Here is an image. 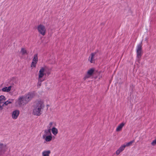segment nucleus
<instances>
[{
    "label": "nucleus",
    "instance_id": "21",
    "mask_svg": "<svg viewBox=\"0 0 156 156\" xmlns=\"http://www.w3.org/2000/svg\"><path fill=\"white\" fill-rule=\"evenodd\" d=\"M6 100V99H5V97L3 95H1L0 96V101H5Z\"/></svg>",
    "mask_w": 156,
    "mask_h": 156
},
{
    "label": "nucleus",
    "instance_id": "16",
    "mask_svg": "<svg viewBox=\"0 0 156 156\" xmlns=\"http://www.w3.org/2000/svg\"><path fill=\"white\" fill-rule=\"evenodd\" d=\"M21 52L22 53L23 55H24L25 54H27V51L24 48H22L21 50Z\"/></svg>",
    "mask_w": 156,
    "mask_h": 156
},
{
    "label": "nucleus",
    "instance_id": "6",
    "mask_svg": "<svg viewBox=\"0 0 156 156\" xmlns=\"http://www.w3.org/2000/svg\"><path fill=\"white\" fill-rule=\"evenodd\" d=\"M47 67L45 66L44 67H42L39 71L38 74V78L41 79L45 75H46V73H44V72H46Z\"/></svg>",
    "mask_w": 156,
    "mask_h": 156
},
{
    "label": "nucleus",
    "instance_id": "12",
    "mask_svg": "<svg viewBox=\"0 0 156 156\" xmlns=\"http://www.w3.org/2000/svg\"><path fill=\"white\" fill-rule=\"evenodd\" d=\"M124 125L125 123L122 122L121 123L117 128L116 129V131L118 132L121 130L122 128Z\"/></svg>",
    "mask_w": 156,
    "mask_h": 156
},
{
    "label": "nucleus",
    "instance_id": "30",
    "mask_svg": "<svg viewBox=\"0 0 156 156\" xmlns=\"http://www.w3.org/2000/svg\"><path fill=\"white\" fill-rule=\"evenodd\" d=\"M8 101H9V102H11V103H12V102L13 101V99H9Z\"/></svg>",
    "mask_w": 156,
    "mask_h": 156
},
{
    "label": "nucleus",
    "instance_id": "19",
    "mask_svg": "<svg viewBox=\"0 0 156 156\" xmlns=\"http://www.w3.org/2000/svg\"><path fill=\"white\" fill-rule=\"evenodd\" d=\"M6 147V144L4 145L2 143H0V149H4V148Z\"/></svg>",
    "mask_w": 156,
    "mask_h": 156
},
{
    "label": "nucleus",
    "instance_id": "11",
    "mask_svg": "<svg viewBox=\"0 0 156 156\" xmlns=\"http://www.w3.org/2000/svg\"><path fill=\"white\" fill-rule=\"evenodd\" d=\"M51 132L53 135L55 136L58 133V129L55 127H53L51 129Z\"/></svg>",
    "mask_w": 156,
    "mask_h": 156
},
{
    "label": "nucleus",
    "instance_id": "5",
    "mask_svg": "<svg viewBox=\"0 0 156 156\" xmlns=\"http://www.w3.org/2000/svg\"><path fill=\"white\" fill-rule=\"evenodd\" d=\"M17 102L20 106L25 105L27 104L25 101L23 96L20 97L18 98Z\"/></svg>",
    "mask_w": 156,
    "mask_h": 156
},
{
    "label": "nucleus",
    "instance_id": "13",
    "mask_svg": "<svg viewBox=\"0 0 156 156\" xmlns=\"http://www.w3.org/2000/svg\"><path fill=\"white\" fill-rule=\"evenodd\" d=\"M51 153L50 150L45 151L42 152L43 156H49V154Z\"/></svg>",
    "mask_w": 156,
    "mask_h": 156
},
{
    "label": "nucleus",
    "instance_id": "24",
    "mask_svg": "<svg viewBox=\"0 0 156 156\" xmlns=\"http://www.w3.org/2000/svg\"><path fill=\"white\" fill-rule=\"evenodd\" d=\"M151 144L153 146L156 144V138L151 142Z\"/></svg>",
    "mask_w": 156,
    "mask_h": 156
},
{
    "label": "nucleus",
    "instance_id": "26",
    "mask_svg": "<svg viewBox=\"0 0 156 156\" xmlns=\"http://www.w3.org/2000/svg\"><path fill=\"white\" fill-rule=\"evenodd\" d=\"M11 104V102L9 101H9L8 100L6 101L4 103V104H5V105H8V104Z\"/></svg>",
    "mask_w": 156,
    "mask_h": 156
},
{
    "label": "nucleus",
    "instance_id": "4",
    "mask_svg": "<svg viewBox=\"0 0 156 156\" xmlns=\"http://www.w3.org/2000/svg\"><path fill=\"white\" fill-rule=\"evenodd\" d=\"M34 96V94L32 92H29L27 94L24 96L25 101L27 104Z\"/></svg>",
    "mask_w": 156,
    "mask_h": 156
},
{
    "label": "nucleus",
    "instance_id": "7",
    "mask_svg": "<svg viewBox=\"0 0 156 156\" xmlns=\"http://www.w3.org/2000/svg\"><path fill=\"white\" fill-rule=\"evenodd\" d=\"M94 69V68H92L88 70L87 72V75L84 78V79H86V78L89 77L90 76L92 75L93 74Z\"/></svg>",
    "mask_w": 156,
    "mask_h": 156
},
{
    "label": "nucleus",
    "instance_id": "8",
    "mask_svg": "<svg viewBox=\"0 0 156 156\" xmlns=\"http://www.w3.org/2000/svg\"><path fill=\"white\" fill-rule=\"evenodd\" d=\"M19 114V111L18 110H15L12 113V117L13 119H16Z\"/></svg>",
    "mask_w": 156,
    "mask_h": 156
},
{
    "label": "nucleus",
    "instance_id": "33",
    "mask_svg": "<svg viewBox=\"0 0 156 156\" xmlns=\"http://www.w3.org/2000/svg\"><path fill=\"white\" fill-rule=\"evenodd\" d=\"M118 150L119 151H120V153L122 151V150L121 149H120L119 148Z\"/></svg>",
    "mask_w": 156,
    "mask_h": 156
},
{
    "label": "nucleus",
    "instance_id": "2",
    "mask_svg": "<svg viewBox=\"0 0 156 156\" xmlns=\"http://www.w3.org/2000/svg\"><path fill=\"white\" fill-rule=\"evenodd\" d=\"M142 42L139 44L136 47L137 57L138 58H140L142 55Z\"/></svg>",
    "mask_w": 156,
    "mask_h": 156
},
{
    "label": "nucleus",
    "instance_id": "22",
    "mask_svg": "<svg viewBox=\"0 0 156 156\" xmlns=\"http://www.w3.org/2000/svg\"><path fill=\"white\" fill-rule=\"evenodd\" d=\"M37 63V62H36L33 61L31 63V67L33 66L34 67H35Z\"/></svg>",
    "mask_w": 156,
    "mask_h": 156
},
{
    "label": "nucleus",
    "instance_id": "17",
    "mask_svg": "<svg viewBox=\"0 0 156 156\" xmlns=\"http://www.w3.org/2000/svg\"><path fill=\"white\" fill-rule=\"evenodd\" d=\"M44 80L38 78V83H37V86L40 87L41 86V83L44 81Z\"/></svg>",
    "mask_w": 156,
    "mask_h": 156
},
{
    "label": "nucleus",
    "instance_id": "36",
    "mask_svg": "<svg viewBox=\"0 0 156 156\" xmlns=\"http://www.w3.org/2000/svg\"><path fill=\"white\" fill-rule=\"evenodd\" d=\"M3 102L2 101H0V105H1V104L2 103H3Z\"/></svg>",
    "mask_w": 156,
    "mask_h": 156
},
{
    "label": "nucleus",
    "instance_id": "27",
    "mask_svg": "<svg viewBox=\"0 0 156 156\" xmlns=\"http://www.w3.org/2000/svg\"><path fill=\"white\" fill-rule=\"evenodd\" d=\"M125 147V145H123L120 147L119 148L121 149L122 151L124 150Z\"/></svg>",
    "mask_w": 156,
    "mask_h": 156
},
{
    "label": "nucleus",
    "instance_id": "25",
    "mask_svg": "<svg viewBox=\"0 0 156 156\" xmlns=\"http://www.w3.org/2000/svg\"><path fill=\"white\" fill-rule=\"evenodd\" d=\"M2 91L4 92H8L7 87H5L2 89Z\"/></svg>",
    "mask_w": 156,
    "mask_h": 156
},
{
    "label": "nucleus",
    "instance_id": "15",
    "mask_svg": "<svg viewBox=\"0 0 156 156\" xmlns=\"http://www.w3.org/2000/svg\"><path fill=\"white\" fill-rule=\"evenodd\" d=\"M33 61L36 62H37L38 61V58H37V54H35L34 55V57L33 59Z\"/></svg>",
    "mask_w": 156,
    "mask_h": 156
},
{
    "label": "nucleus",
    "instance_id": "35",
    "mask_svg": "<svg viewBox=\"0 0 156 156\" xmlns=\"http://www.w3.org/2000/svg\"><path fill=\"white\" fill-rule=\"evenodd\" d=\"M47 73L48 75H49L50 74V72H46Z\"/></svg>",
    "mask_w": 156,
    "mask_h": 156
},
{
    "label": "nucleus",
    "instance_id": "38",
    "mask_svg": "<svg viewBox=\"0 0 156 156\" xmlns=\"http://www.w3.org/2000/svg\"><path fill=\"white\" fill-rule=\"evenodd\" d=\"M47 106H48V105H47Z\"/></svg>",
    "mask_w": 156,
    "mask_h": 156
},
{
    "label": "nucleus",
    "instance_id": "32",
    "mask_svg": "<svg viewBox=\"0 0 156 156\" xmlns=\"http://www.w3.org/2000/svg\"><path fill=\"white\" fill-rule=\"evenodd\" d=\"M118 150L119 151H120V153L122 151V150L121 149H120L119 148Z\"/></svg>",
    "mask_w": 156,
    "mask_h": 156
},
{
    "label": "nucleus",
    "instance_id": "1",
    "mask_svg": "<svg viewBox=\"0 0 156 156\" xmlns=\"http://www.w3.org/2000/svg\"><path fill=\"white\" fill-rule=\"evenodd\" d=\"M44 107V105L42 101H35L33 105V114L34 115H40Z\"/></svg>",
    "mask_w": 156,
    "mask_h": 156
},
{
    "label": "nucleus",
    "instance_id": "3",
    "mask_svg": "<svg viewBox=\"0 0 156 156\" xmlns=\"http://www.w3.org/2000/svg\"><path fill=\"white\" fill-rule=\"evenodd\" d=\"M37 29L38 32L43 36H44L45 34L46 29L45 27L43 25L40 24L39 25Z\"/></svg>",
    "mask_w": 156,
    "mask_h": 156
},
{
    "label": "nucleus",
    "instance_id": "31",
    "mask_svg": "<svg viewBox=\"0 0 156 156\" xmlns=\"http://www.w3.org/2000/svg\"><path fill=\"white\" fill-rule=\"evenodd\" d=\"M3 109V108L2 107V106H1L0 105V109L2 110Z\"/></svg>",
    "mask_w": 156,
    "mask_h": 156
},
{
    "label": "nucleus",
    "instance_id": "34",
    "mask_svg": "<svg viewBox=\"0 0 156 156\" xmlns=\"http://www.w3.org/2000/svg\"><path fill=\"white\" fill-rule=\"evenodd\" d=\"M118 150L119 151H120V153L122 151V150L121 149H120L119 148Z\"/></svg>",
    "mask_w": 156,
    "mask_h": 156
},
{
    "label": "nucleus",
    "instance_id": "28",
    "mask_svg": "<svg viewBox=\"0 0 156 156\" xmlns=\"http://www.w3.org/2000/svg\"><path fill=\"white\" fill-rule=\"evenodd\" d=\"M11 86H10L8 87H7L8 92H9L11 90Z\"/></svg>",
    "mask_w": 156,
    "mask_h": 156
},
{
    "label": "nucleus",
    "instance_id": "18",
    "mask_svg": "<svg viewBox=\"0 0 156 156\" xmlns=\"http://www.w3.org/2000/svg\"><path fill=\"white\" fill-rule=\"evenodd\" d=\"M134 142V140H132L129 142L127 143L126 145H125V147H128L129 146L131 145Z\"/></svg>",
    "mask_w": 156,
    "mask_h": 156
},
{
    "label": "nucleus",
    "instance_id": "37",
    "mask_svg": "<svg viewBox=\"0 0 156 156\" xmlns=\"http://www.w3.org/2000/svg\"><path fill=\"white\" fill-rule=\"evenodd\" d=\"M4 105H5V104H3V105H2V107L3 106H4Z\"/></svg>",
    "mask_w": 156,
    "mask_h": 156
},
{
    "label": "nucleus",
    "instance_id": "14",
    "mask_svg": "<svg viewBox=\"0 0 156 156\" xmlns=\"http://www.w3.org/2000/svg\"><path fill=\"white\" fill-rule=\"evenodd\" d=\"M51 129H48L47 130H44V133L46 136V135H51Z\"/></svg>",
    "mask_w": 156,
    "mask_h": 156
},
{
    "label": "nucleus",
    "instance_id": "10",
    "mask_svg": "<svg viewBox=\"0 0 156 156\" xmlns=\"http://www.w3.org/2000/svg\"><path fill=\"white\" fill-rule=\"evenodd\" d=\"M98 51V50H97V51H95L94 53H92L91 54V58L90 60V62L91 63H94V60L93 59L94 57L96 55Z\"/></svg>",
    "mask_w": 156,
    "mask_h": 156
},
{
    "label": "nucleus",
    "instance_id": "20",
    "mask_svg": "<svg viewBox=\"0 0 156 156\" xmlns=\"http://www.w3.org/2000/svg\"><path fill=\"white\" fill-rule=\"evenodd\" d=\"M54 123L53 122H50L49 123V125L48 126V129H51V127Z\"/></svg>",
    "mask_w": 156,
    "mask_h": 156
},
{
    "label": "nucleus",
    "instance_id": "23",
    "mask_svg": "<svg viewBox=\"0 0 156 156\" xmlns=\"http://www.w3.org/2000/svg\"><path fill=\"white\" fill-rule=\"evenodd\" d=\"M6 151V150L5 149H1L0 150V155H2L3 153H3L4 152Z\"/></svg>",
    "mask_w": 156,
    "mask_h": 156
},
{
    "label": "nucleus",
    "instance_id": "29",
    "mask_svg": "<svg viewBox=\"0 0 156 156\" xmlns=\"http://www.w3.org/2000/svg\"><path fill=\"white\" fill-rule=\"evenodd\" d=\"M120 153V151H119L118 150H117V151H116V154L119 155Z\"/></svg>",
    "mask_w": 156,
    "mask_h": 156
},
{
    "label": "nucleus",
    "instance_id": "9",
    "mask_svg": "<svg viewBox=\"0 0 156 156\" xmlns=\"http://www.w3.org/2000/svg\"><path fill=\"white\" fill-rule=\"evenodd\" d=\"M43 138L46 141L49 142L52 139V137L51 135H49L48 136H46V135L44 134L43 136Z\"/></svg>",
    "mask_w": 156,
    "mask_h": 156
}]
</instances>
